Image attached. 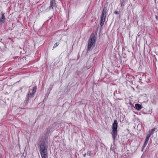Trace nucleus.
<instances>
[{
	"label": "nucleus",
	"mask_w": 158,
	"mask_h": 158,
	"mask_svg": "<svg viewBox=\"0 0 158 158\" xmlns=\"http://www.w3.org/2000/svg\"><path fill=\"white\" fill-rule=\"evenodd\" d=\"M40 147V152L42 158H47L48 156V141L46 138L45 139H42L39 143Z\"/></svg>",
	"instance_id": "nucleus-1"
},
{
	"label": "nucleus",
	"mask_w": 158,
	"mask_h": 158,
	"mask_svg": "<svg viewBox=\"0 0 158 158\" xmlns=\"http://www.w3.org/2000/svg\"><path fill=\"white\" fill-rule=\"evenodd\" d=\"M96 38L94 33L93 32L90 35L88 40L87 51L92 50L95 46Z\"/></svg>",
	"instance_id": "nucleus-2"
},
{
	"label": "nucleus",
	"mask_w": 158,
	"mask_h": 158,
	"mask_svg": "<svg viewBox=\"0 0 158 158\" xmlns=\"http://www.w3.org/2000/svg\"><path fill=\"white\" fill-rule=\"evenodd\" d=\"M118 126V123L116 120H114L112 126V135L114 141H115V139L117 136V128Z\"/></svg>",
	"instance_id": "nucleus-3"
},
{
	"label": "nucleus",
	"mask_w": 158,
	"mask_h": 158,
	"mask_svg": "<svg viewBox=\"0 0 158 158\" xmlns=\"http://www.w3.org/2000/svg\"><path fill=\"white\" fill-rule=\"evenodd\" d=\"M157 129L156 128H154L152 129L149 132V133L148 134L145 139L144 142V144L142 146V150H143V149L146 146L147 144L148 141L149 139V138L150 137L151 135H152L154 131H155Z\"/></svg>",
	"instance_id": "nucleus-4"
},
{
	"label": "nucleus",
	"mask_w": 158,
	"mask_h": 158,
	"mask_svg": "<svg viewBox=\"0 0 158 158\" xmlns=\"http://www.w3.org/2000/svg\"><path fill=\"white\" fill-rule=\"evenodd\" d=\"M106 8L104 7L103 9L102 13L101 15L100 25L102 26L105 22L106 13Z\"/></svg>",
	"instance_id": "nucleus-5"
},
{
	"label": "nucleus",
	"mask_w": 158,
	"mask_h": 158,
	"mask_svg": "<svg viewBox=\"0 0 158 158\" xmlns=\"http://www.w3.org/2000/svg\"><path fill=\"white\" fill-rule=\"evenodd\" d=\"M36 90V87H34L32 89H30L27 96V100L28 101L33 97Z\"/></svg>",
	"instance_id": "nucleus-6"
},
{
	"label": "nucleus",
	"mask_w": 158,
	"mask_h": 158,
	"mask_svg": "<svg viewBox=\"0 0 158 158\" xmlns=\"http://www.w3.org/2000/svg\"><path fill=\"white\" fill-rule=\"evenodd\" d=\"M54 130V128L52 126H50L48 127V128L46 129L45 138L43 139L45 140V138H46L47 141H48V135L50 133L52 132Z\"/></svg>",
	"instance_id": "nucleus-7"
},
{
	"label": "nucleus",
	"mask_w": 158,
	"mask_h": 158,
	"mask_svg": "<svg viewBox=\"0 0 158 158\" xmlns=\"http://www.w3.org/2000/svg\"><path fill=\"white\" fill-rule=\"evenodd\" d=\"M56 4L55 2V0H51L50 5L48 7L49 10L51 9L53 10L54 9H56Z\"/></svg>",
	"instance_id": "nucleus-8"
},
{
	"label": "nucleus",
	"mask_w": 158,
	"mask_h": 158,
	"mask_svg": "<svg viewBox=\"0 0 158 158\" xmlns=\"http://www.w3.org/2000/svg\"><path fill=\"white\" fill-rule=\"evenodd\" d=\"M5 17L3 13H2L1 16L0 17V22L3 23L4 22L5 20Z\"/></svg>",
	"instance_id": "nucleus-9"
},
{
	"label": "nucleus",
	"mask_w": 158,
	"mask_h": 158,
	"mask_svg": "<svg viewBox=\"0 0 158 158\" xmlns=\"http://www.w3.org/2000/svg\"><path fill=\"white\" fill-rule=\"evenodd\" d=\"M135 109L138 110H140L142 108V107L140 105L137 104H135Z\"/></svg>",
	"instance_id": "nucleus-10"
},
{
	"label": "nucleus",
	"mask_w": 158,
	"mask_h": 158,
	"mask_svg": "<svg viewBox=\"0 0 158 158\" xmlns=\"http://www.w3.org/2000/svg\"><path fill=\"white\" fill-rule=\"evenodd\" d=\"M127 0H121V6L123 7Z\"/></svg>",
	"instance_id": "nucleus-11"
},
{
	"label": "nucleus",
	"mask_w": 158,
	"mask_h": 158,
	"mask_svg": "<svg viewBox=\"0 0 158 158\" xmlns=\"http://www.w3.org/2000/svg\"><path fill=\"white\" fill-rule=\"evenodd\" d=\"M87 154L89 156H91L93 155V153H92L90 151L88 152Z\"/></svg>",
	"instance_id": "nucleus-12"
},
{
	"label": "nucleus",
	"mask_w": 158,
	"mask_h": 158,
	"mask_svg": "<svg viewBox=\"0 0 158 158\" xmlns=\"http://www.w3.org/2000/svg\"><path fill=\"white\" fill-rule=\"evenodd\" d=\"M59 45V44L57 43H56L54 45L53 48H54Z\"/></svg>",
	"instance_id": "nucleus-13"
},
{
	"label": "nucleus",
	"mask_w": 158,
	"mask_h": 158,
	"mask_svg": "<svg viewBox=\"0 0 158 158\" xmlns=\"http://www.w3.org/2000/svg\"><path fill=\"white\" fill-rule=\"evenodd\" d=\"M114 13L115 14H116V15H117L119 13H118V12L117 11H115L114 12Z\"/></svg>",
	"instance_id": "nucleus-14"
},
{
	"label": "nucleus",
	"mask_w": 158,
	"mask_h": 158,
	"mask_svg": "<svg viewBox=\"0 0 158 158\" xmlns=\"http://www.w3.org/2000/svg\"><path fill=\"white\" fill-rule=\"evenodd\" d=\"M156 18L157 19H158V16H157V15L156 16Z\"/></svg>",
	"instance_id": "nucleus-15"
},
{
	"label": "nucleus",
	"mask_w": 158,
	"mask_h": 158,
	"mask_svg": "<svg viewBox=\"0 0 158 158\" xmlns=\"http://www.w3.org/2000/svg\"><path fill=\"white\" fill-rule=\"evenodd\" d=\"M85 156H86V154H85L84 155V157H85Z\"/></svg>",
	"instance_id": "nucleus-16"
}]
</instances>
